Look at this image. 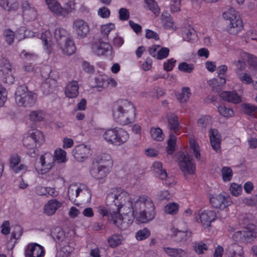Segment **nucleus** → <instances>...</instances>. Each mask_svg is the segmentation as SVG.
<instances>
[{
  "label": "nucleus",
  "instance_id": "f257e3e1",
  "mask_svg": "<svg viewBox=\"0 0 257 257\" xmlns=\"http://www.w3.org/2000/svg\"><path fill=\"white\" fill-rule=\"evenodd\" d=\"M126 209L127 213H131L143 223L152 220L155 217L154 204L147 196H140L134 202L131 200V205Z\"/></svg>",
  "mask_w": 257,
  "mask_h": 257
},
{
  "label": "nucleus",
  "instance_id": "37998d69",
  "mask_svg": "<svg viewBox=\"0 0 257 257\" xmlns=\"http://www.w3.org/2000/svg\"><path fill=\"white\" fill-rule=\"evenodd\" d=\"M145 2L148 9L153 12L156 16L159 14L160 9L155 0H145Z\"/></svg>",
  "mask_w": 257,
  "mask_h": 257
},
{
  "label": "nucleus",
  "instance_id": "a18cd8bd",
  "mask_svg": "<svg viewBox=\"0 0 257 257\" xmlns=\"http://www.w3.org/2000/svg\"><path fill=\"white\" fill-rule=\"evenodd\" d=\"M243 111L249 115H254L257 112V107L250 104H242Z\"/></svg>",
  "mask_w": 257,
  "mask_h": 257
},
{
  "label": "nucleus",
  "instance_id": "7c9ffc66",
  "mask_svg": "<svg viewBox=\"0 0 257 257\" xmlns=\"http://www.w3.org/2000/svg\"><path fill=\"white\" fill-rule=\"evenodd\" d=\"M42 160L44 161L46 160V164L44 166L43 171L41 172V174H45L49 171L52 168L54 161L55 159L54 156L50 153H46L44 154V157Z\"/></svg>",
  "mask_w": 257,
  "mask_h": 257
},
{
  "label": "nucleus",
  "instance_id": "c9c22d12",
  "mask_svg": "<svg viewBox=\"0 0 257 257\" xmlns=\"http://www.w3.org/2000/svg\"><path fill=\"white\" fill-rule=\"evenodd\" d=\"M151 138L154 140L161 141L164 139L162 130L160 127H152L150 129Z\"/></svg>",
  "mask_w": 257,
  "mask_h": 257
},
{
  "label": "nucleus",
  "instance_id": "5fc2aeb1",
  "mask_svg": "<svg viewBox=\"0 0 257 257\" xmlns=\"http://www.w3.org/2000/svg\"><path fill=\"white\" fill-rule=\"evenodd\" d=\"M237 75L239 80L243 83L249 84L253 82L251 76L247 73L237 72Z\"/></svg>",
  "mask_w": 257,
  "mask_h": 257
},
{
  "label": "nucleus",
  "instance_id": "f704fd0d",
  "mask_svg": "<svg viewBox=\"0 0 257 257\" xmlns=\"http://www.w3.org/2000/svg\"><path fill=\"white\" fill-rule=\"evenodd\" d=\"M161 21L165 29L173 27V22L170 15L168 12H163L161 15Z\"/></svg>",
  "mask_w": 257,
  "mask_h": 257
},
{
  "label": "nucleus",
  "instance_id": "864d4df0",
  "mask_svg": "<svg viewBox=\"0 0 257 257\" xmlns=\"http://www.w3.org/2000/svg\"><path fill=\"white\" fill-rule=\"evenodd\" d=\"M66 153L61 149L56 150L54 153V158L59 162H64L66 161Z\"/></svg>",
  "mask_w": 257,
  "mask_h": 257
},
{
  "label": "nucleus",
  "instance_id": "423d86ee",
  "mask_svg": "<svg viewBox=\"0 0 257 257\" xmlns=\"http://www.w3.org/2000/svg\"><path fill=\"white\" fill-rule=\"evenodd\" d=\"M43 134L39 131L33 132L30 136L24 138L23 145L28 150V154L32 157H35L38 153L37 147H40L44 142Z\"/></svg>",
  "mask_w": 257,
  "mask_h": 257
},
{
  "label": "nucleus",
  "instance_id": "4be33fe9",
  "mask_svg": "<svg viewBox=\"0 0 257 257\" xmlns=\"http://www.w3.org/2000/svg\"><path fill=\"white\" fill-rule=\"evenodd\" d=\"M111 49V45L105 42L93 44L92 46V51L97 55H103Z\"/></svg>",
  "mask_w": 257,
  "mask_h": 257
},
{
  "label": "nucleus",
  "instance_id": "c03bdc74",
  "mask_svg": "<svg viewBox=\"0 0 257 257\" xmlns=\"http://www.w3.org/2000/svg\"><path fill=\"white\" fill-rule=\"evenodd\" d=\"M194 69V66L193 64L187 63L183 62L180 63L178 65V69L182 72L191 73Z\"/></svg>",
  "mask_w": 257,
  "mask_h": 257
},
{
  "label": "nucleus",
  "instance_id": "72a5a7b5",
  "mask_svg": "<svg viewBox=\"0 0 257 257\" xmlns=\"http://www.w3.org/2000/svg\"><path fill=\"white\" fill-rule=\"evenodd\" d=\"M240 56L244 60L247 61L250 66L257 70V57L250 55L246 52H242L240 54Z\"/></svg>",
  "mask_w": 257,
  "mask_h": 257
},
{
  "label": "nucleus",
  "instance_id": "473e14b6",
  "mask_svg": "<svg viewBox=\"0 0 257 257\" xmlns=\"http://www.w3.org/2000/svg\"><path fill=\"white\" fill-rule=\"evenodd\" d=\"M191 233L189 231H185L174 229L173 235L176 238L175 240L177 241H181L182 240H186L191 236Z\"/></svg>",
  "mask_w": 257,
  "mask_h": 257
},
{
  "label": "nucleus",
  "instance_id": "8fccbe9b",
  "mask_svg": "<svg viewBox=\"0 0 257 257\" xmlns=\"http://www.w3.org/2000/svg\"><path fill=\"white\" fill-rule=\"evenodd\" d=\"M51 235L56 240H62L64 238V232L59 227L54 228L51 231Z\"/></svg>",
  "mask_w": 257,
  "mask_h": 257
},
{
  "label": "nucleus",
  "instance_id": "cd10ccee",
  "mask_svg": "<svg viewBox=\"0 0 257 257\" xmlns=\"http://www.w3.org/2000/svg\"><path fill=\"white\" fill-rule=\"evenodd\" d=\"M41 39L48 52L51 51L53 38L50 31H46L41 35Z\"/></svg>",
  "mask_w": 257,
  "mask_h": 257
},
{
  "label": "nucleus",
  "instance_id": "4c0bfd02",
  "mask_svg": "<svg viewBox=\"0 0 257 257\" xmlns=\"http://www.w3.org/2000/svg\"><path fill=\"white\" fill-rule=\"evenodd\" d=\"M191 94L190 89L188 87H183L182 92L178 94L177 98L180 102H186Z\"/></svg>",
  "mask_w": 257,
  "mask_h": 257
},
{
  "label": "nucleus",
  "instance_id": "6ab92c4d",
  "mask_svg": "<svg viewBox=\"0 0 257 257\" xmlns=\"http://www.w3.org/2000/svg\"><path fill=\"white\" fill-rule=\"evenodd\" d=\"M215 213L212 210H205L200 214V219L204 228H207L211 225L212 221L215 219Z\"/></svg>",
  "mask_w": 257,
  "mask_h": 257
},
{
  "label": "nucleus",
  "instance_id": "ea45409f",
  "mask_svg": "<svg viewBox=\"0 0 257 257\" xmlns=\"http://www.w3.org/2000/svg\"><path fill=\"white\" fill-rule=\"evenodd\" d=\"M74 6L73 3L71 1H69L65 4L64 7L61 6L60 16L63 17L67 16L74 9Z\"/></svg>",
  "mask_w": 257,
  "mask_h": 257
},
{
  "label": "nucleus",
  "instance_id": "58836bf2",
  "mask_svg": "<svg viewBox=\"0 0 257 257\" xmlns=\"http://www.w3.org/2000/svg\"><path fill=\"white\" fill-rule=\"evenodd\" d=\"M79 196L83 202H90L91 198V191L87 187H84L82 189L80 188V194Z\"/></svg>",
  "mask_w": 257,
  "mask_h": 257
},
{
  "label": "nucleus",
  "instance_id": "0eeeda50",
  "mask_svg": "<svg viewBox=\"0 0 257 257\" xmlns=\"http://www.w3.org/2000/svg\"><path fill=\"white\" fill-rule=\"evenodd\" d=\"M103 137L107 143L119 146L127 141L129 135L124 130L115 127L107 130L103 134Z\"/></svg>",
  "mask_w": 257,
  "mask_h": 257
},
{
  "label": "nucleus",
  "instance_id": "c85d7f7f",
  "mask_svg": "<svg viewBox=\"0 0 257 257\" xmlns=\"http://www.w3.org/2000/svg\"><path fill=\"white\" fill-rule=\"evenodd\" d=\"M49 9L54 14L60 16L61 6L57 0H45Z\"/></svg>",
  "mask_w": 257,
  "mask_h": 257
},
{
  "label": "nucleus",
  "instance_id": "de8ad7c7",
  "mask_svg": "<svg viewBox=\"0 0 257 257\" xmlns=\"http://www.w3.org/2000/svg\"><path fill=\"white\" fill-rule=\"evenodd\" d=\"M150 235V231L147 228H144L136 232V237L138 240H143L149 237Z\"/></svg>",
  "mask_w": 257,
  "mask_h": 257
},
{
  "label": "nucleus",
  "instance_id": "c756f323",
  "mask_svg": "<svg viewBox=\"0 0 257 257\" xmlns=\"http://www.w3.org/2000/svg\"><path fill=\"white\" fill-rule=\"evenodd\" d=\"M79 194L80 188L76 184H71L68 187L67 195L71 201L75 202Z\"/></svg>",
  "mask_w": 257,
  "mask_h": 257
},
{
  "label": "nucleus",
  "instance_id": "20e7f679",
  "mask_svg": "<svg viewBox=\"0 0 257 257\" xmlns=\"http://www.w3.org/2000/svg\"><path fill=\"white\" fill-rule=\"evenodd\" d=\"M54 37L63 53L71 55L76 50L74 42L69 37L68 32L63 28H56L54 32Z\"/></svg>",
  "mask_w": 257,
  "mask_h": 257
},
{
  "label": "nucleus",
  "instance_id": "680f3d73",
  "mask_svg": "<svg viewBox=\"0 0 257 257\" xmlns=\"http://www.w3.org/2000/svg\"><path fill=\"white\" fill-rule=\"evenodd\" d=\"M243 242H250L255 237V233L250 230H244Z\"/></svg>",
  "mask_w": 257,
  "mask_h": 257
},
{
  "label": "nucleus",
  "instance_id": "39448f33",
  "mask_svg": "<svg viewBox=\"0 0 257 257\" xmlns=\"http://www.w3.org/2000/svg\"><path fill=\"white\" fill-rule=\"evenodd\" d=\"M37 100V94L28 91L25 85L19 86L15 92V100L19 106L30 107L34 105Z\"/></svg>",
  "mask_w": 257,
  "mask_h": 257
},
{
  "label": "nucleus",
  "instance_id": "4468645a",
  "mask_svg": "<svg viewBox=\"0 0 257 257\" xmlns=\"http://www.w3.org/2000/svg\"><path fill=\"white\" fill-rule=\"evenodd\" d=\"M210 201L214 208L220 209H225L231 204L229 196L222 194L212 196L210 198Z\"/></svg>",
  "mask_w": 257,
  "mask_h": 257
},
{
  "label": "nucleus",
  "instance_id": "f03ea898",
  "mask_svg": "<svg viewBox=\"0 0 257 257\" xmlns=\"http://www.w3.org/2000/svg\"><path fill=\"white\" fill-rule=\"evenodd\" d=\"M112 115L116 122L125 125L134 120L135 108L131 102L126 99H119L113 104Z\"/></svg>",
  "mask_w": 257,
  "mask_h": 257
},
{
  "label": "nucleus",
  "instance_id": "79ce46f5",
  "mask_svg": "<svg viewBox=\"0 0 257 257\" xmlns=\"http://www.w3.org/2000/svg\"><path fill=\"white\" fill-rule=\"evenodd\" d=\"M193 248L194 250L197 254H202L204 253V250H207L208 249V246L207 244L201 241H196L193 242Z\"/></svg>",
  "mask_w": 257,
  "mask_h": 257
},
{
  "label": "nucleus",
  "instance_id": "13d9d810",
  "mask_svg": "<svg viewBox=\"0 0 257 257\" xmlns=\"http://www.w3.org/2000/svg\"><path fill=\"white\" fill-rule=\"evenodd\" d=\"M96 83L95 87L104 88L107 86V77L103 76H98L95 78Z\"/></svg>",
  "mask_w": 257,
  "mask_h": 257
},
{
  "label": "nucleus",
  "instance_id": "1a4fd4ad",
  "mask_svg": "<svg viewBox=\"0 0 257 257\" xmlns=\"http://www.w3.org/2000/svg\"><path fill=\"white\" fill-rule=\"evenodd\" d=\"M122 214H120V211H115L108 215V220L121 229L127 228L133 222L135 216L131 213H127L128 210L123 209Z\"/></svg>",
  "mask_w": 257,
  "mask_h": 257
},
{
  "label": "nucleus",
  "instance_id": "f3484780",
  "mask_svg": "<svg viewBox=\"0 0 257 257\" xmlns=\"http://www.w3.org/2000/svg\"><path fill=\"white\" fill-rule=\"evenodd\" d=\"M108 173V168L104 164L98 165L93 163L92 167L90 170L92 176L97 179H101L104 178Z\"/></svg>",
  "mask_w": 257,
  "mask_h": 257
},
{
  "label": "nucleus",
  "instance_id": "aec40b11",
  "mask_svg": "<svg viewBox=\"0 0 257 257\" xmlns=\"http://www.w3.org/2000/svg\"><path fill=\"white\" fill-rule=\"evenodd\" d=\"M210 141L212 147L216 152L220 151V136L218 131L216 129H210L209 130Z\"/></svg>",
  "mask_w": 257,
  "mask_h": 257
},
{
  "label": "nucleus",
  "instance_id": "4d7b16f0",
  "mask_svg": "<svg viewBox=\"0 0 257 257\" xmlns=\"http://www.w3.org/2000/svg\"><path fill=\"white\" fill-rule=\"evenodd\" d=\"M218 111L221 115L224 117H231L233 115L232 109L223 105L218 107Z\"/></svg>",
  "mask_w": 257,
  "mask_h": 257
},
{
  "label": "nucleus",
  "instance_id": "b1692460",
  "mask_svg": "<svg viewBox=\"0 0 257 257\" xmlns=\"http://www.w3.org/2000/svg\"><path fill=\"white\" fill-rule=\"evenodd\" d=\"M23 16L28 20H35L37 17V12L34 7H32L27 2L22 5Z\"/></svg>",
  "mask_w": 257,
  "mask_h": 257
},
{
  "label": "nucleus",
  "instance_id": "bf43d9fd",
  "mask_svg": "<svg viewBox=\"0 0 257 257\" xmlns=\"http://www.w3.org/2000/svg\"><path fill=\"white\" fill-rule=\"evenodd\" d=\"M226 83L225 78L222 76H219L218 78H214L210 81V84L212 85L213 88L216 86H221Z\"/></svg>",
  "mask_w": 257,
  "mask_h": 257
},
{
  "label": "nucleus",
  "instance_id": "a211bd4d",
  "mask_svg": "<svg viewBox=\"0 0 257 257\" xmlns=\"http://www.w3.org/2000/svg\"><path fill=\"white\" fill-rule=\"evenodd\" d=\"M62 205V203L58 200L56 199H51L45 205L44 213L48 216L53 215Z\"/></svg>",
  "mask_w": 257,
  "mask_h": 257
},
{
  "label": "nucleus",
  "instance_id": "49530a36",
  "mask_svg": "<svg viewBox=\"0 0 257 257\" xmlns=\"http://www.w3.org/2000/svg\"><path fill=\"white\" fill-rule=\"evenodd\" d=\"M107 241L110 247H115L121 243V236L117 234H113L108 238Z\"/></svg>",
  "mask_w": 257,
  "mask_h": 257
},
{
  "label": "nucleus",
  "instance_id": "9b49d317",
  "mask_svg": "<svg viewBox=\"0 0 257 257\" xmlns=\"http://www.w3.org/2000/svg\"><path fill=\"white\" fill-rule=\"evenodd\" d=\"M179 164L181 171L185 175L192 174L195 170V165L190 156L181 152L178 157Z\"/></svg>",
  "mask_w": 257,
  "mask_h": 257
},
{
  "label": "nucleus",
  "instance_id": "6e6d98bb",
  "mask_svg": "<svg viewBox=\"0 0 257 257\" xmlns=\"http://www.w3.org/2000/svg\"><path fill=\"white\" fill-rule=\"evenodd\" d=\"M44 157V155H42L39 159H36L35 163V167L37 172L41 174V172L43 171L44 166L46 164V160L45 159L44 161L42 160Z\"/></svg>",
  "mask_w": 257,
  "mask_h": 257
},
{
  "label": "nucleus",
  "instance_id": "e2e57ef3",
  "mask_svg": "<svg viewBox=\"0 0 257 257\" xmlns=\"http://www.w3.org/2000/svg\"><path fill=\"white\" fill-rule=\"evenodd\" d=\"M170 50L168 48L161 47L158 51V60L165 59L169 55Z\"/></svg>",
  "mask_w": 257,
  "mask_h": 257
},
{
  "label": "nucleus",
  "instance_id": "9d476101",
  "mask_svg": "<svg viewBox=\"0 0 257 257\" xmlns=\"http://www.w3.org/2000/svg\"><path fill=\"white\" fill-rule=\"evenodd\" d=\"M168 120V127L170 131L172 132L170 134L169 139L168 141L167 153L168 154H172L175 150L176 138L174 134H177L179 130V123L178 118L176 115L173 113H170L167 116Z\"/></svg>",
  "mask_w": 257,
  "mask_h": 257
},
{
  "label": "nucleus",
  "instance_id": "2eb2a0df",
  "mask_svg": "<svg viewBox=\"0 0 257 257\" xmlns=\"http://www.w3.org/2000/svg\"><path fill=\"white\" fill-rule=\"evenodd\" d=\"M73 155L78 161L82 162L90 155V149L89 146L80 144L76 146L73 150Z\"/></svg>",
  "mask_w": 257,
  "mask_h": 257
},
{
  "label": "nucleus",
  "instance_id": "774afa93",
  "mask_svg": "<svg viewBox=\"0 0 257 257\" xmlns=\"http://www.w3.org/2000/svg\"><path fill=\"white\" fill-rule=\"evenodd\" d=\"M41 90L44 94L47 95L52 91L53 88L51 86L50 82L47 81L41 84Z\"/></svg>",
  "mask_w": 257,
  "mask_h": 257
},
{
  "label": "nucleus",
  "instance_id": "5701e85b",
  "mask_svg": "<svg viewBox=\"0 0 257 257\" xmlns=\"http://www.w3.org/2000/svg\"><path fill=\"white\" fill-rule=\"evenodd\" d=\"M79 86L76 81L69 82L66 86L65 91V95L69 98H75L79 94Z\"/></svg>",
  "mask_w": 257,
  "mask_h": 257
},
{
  "label": "nucleus",
  "instance_id": "69168bd1",
  "mask_svg": "<svg viewBox=\"0 0 257 257\" xmlns=\"http://www.w3.org/2000/svg\"><path fill=\"white\" fill-rule=\"evenodd\" d=\"M229 190L232 195L237 196L241 191V187L236 183H232Z\"/></svg>",
  "mask_w": 257,
  "mask_h": 257
},
{
  "label": "nucleus",
  "instance_id": "bb28decb",
  "mask_svg": "<svg viewBox=\"0 0 257 257\" xmlns=\"http://www.w3.org/2000/svg\"><path fill=\"white\" fill-rule=\"evenodd\" d=\"M0 6L8 11H16L19 8V3L14 0H0Z\"/></svg>",
  "mask_w": 257,
  "mask_h": 257
},
{
  "label": "nucleus",
  "instance_id": "603ef678",
  "mask_svg": "<svg viewBox=\"0 0 257 257\" xmlns=\"http://www.w3.org/2000/svg\"><path fill=\"white\" fill-rule=\"evenodd\" d=\"M178 205L177 203H170L165 206L164 211L167 213L175 214L178 212Z\"/></svg>",
  "mask_w": 257,
  "mask_h": 257
},
{
  "label": "nucleus",
  "instance_id": "412c9836",
  "mask_svg": "<svg viewBox=\"0 0 257 257\" xmlns=\"http://www.w3.org/2000/svg\"><path fill=\"white\" fill-rule=\"evenodd\" d=\"M226 253L229 257H243V247L237 243L229 245L226 249Z\"/></svg>",
  "mask_w": 257,
  "mask_h": 257
},
{
  "label": "nucleus",
  "instance_id": "2f4dec72",
  "mask_svg": "<svg viewBox=\"0 0 257 257\" xmlns=\"http://www.w3.org/2000/svg\"><path fill=\"white\" fill-rule=\"evenodd\" d=\"M163 250L168 255L172 257H183L185 251L181 248L164 247Z\"/></svg>",
  "mask_w": 257,
  "mask_h": 257
},
{
  "label": "nucleus",
  "instance_id": "6e6552de",
  "mask_svg": "<svg viewBox=\"0 0 257 257\" xmlns=\"http://www.w3.org/2000/svg\"><path fill=\"white\" fill-rule=\"evenodd\" d=\"M223 18L226 20L229 21V24L227 28V31L230 34L237 35L242 29V22L237 12L233 8H230L222 14Z\"/></svg>",
  "mask_w": 257,
  "mask_h": 257
},
{
  "label": "nucleus",
  "instance_id": "dca6fc26",
  "mask_svg": "<svg viewBox=\"0 0 257 257\" xmlns=\"http://www.w3.org/2000/svg\"><path fill=\"white\" fill-rule=\"evenodd\" d=\"M26 257H44V247L37 243L29 244L25 252Z\"/></svg>",
  "mask_w": 257,
  "mask_h": 257
},
{
  "label": "nucleus",
  "instance_id": "e433bc0d",
  "mask_svg": "<svg viewBox=\"0 0 257 257\" xmlns=\"http://www.w3.org/2000/svg\"><path fill=\"white\" fill-rule=\"evenodd\" d=\"M44 113L41 110H36L31 112L29 115L30 120L34 122L41 121L44 119Z\"/></svg>",
  "mask_w": 257,
  "mask_h": 257
},
{
  "label": "nucleus",
  "instance_id": "0e129e2a",
  "mask_svg": "<svg viewBox=\"0 0 257 257\" xmlns=\"http://www.w3.org/2000/svg\"><path fill=\"white\" fill-rule=\"evenodd\" d=\"M181 0H171L170 9L172 12L180 11Z\"/></svg>",
  "mask_w": 257,
  "mask_h": 257
},
{
  "label": "nucleus",
  "instance_id": "ddd939ff",
  "mask_svg": "<svg viewBox=\"0 0 257 257\" xmlns=\"http://www.w3.org/2000/svg\"><path fill=\"white\" fill-rule=\"evenodd\" d=\"M73 32L78 39L85 38L89 32V27L87 22L82 19H77L73 22Z\"/></svg>",
  "mask_w": 257,
  "mask_h": 257
},
{
  "label": "nucleus",
  "instance_id": "a19ab883",
  "mask_svg": "<svg viewBox=\"0 0 257 257\" xmlns=\"http://www.w3.org/2000/svg\"><path fill=\"white\" fill-rule=\"evenodd\" d=\"M3 36L7 44L11 45L14 43L15 32L10 29L5 30L3 32Z\"/></svg>",
  "mask_w": 257,
  "mask_h": 257
},
{
  "label": "nucleus",
  "instance_id": "393cba45",
  "mask_svg": "<svg viewBox=\"0 0 257 257\" xmlns=\"http://www.w3.org/2000/svg\"><path fill=\"white\" fill-rule=\"evenodd\" d=\"M223 100L233 103L241 102V98L235 91H223L220 94Z\"/></svg>",
  "mask_w": 257,
  "mask_h": 257
},
{
  "label": "nucleus",
  "instance_id": "a878e982",
  "mask_svg": "<svg viewBox=\"0 0 257 257\" xmlns=\"http://www.w3.org/2000/svg\"><path fill=\"white\" fill-rule=\"evenodd\" d=\"M154 173L155 175L162 180L167 178V174L165 170L163 169L162 164L159 162H156L153 164Z\"/></svg>",
  "mask_w": 257,
  "mask_h": 257
},
{
  "label": "nucleus",
  "instance_id": "3c124183",
  "mask_svg": "<svg viewBox=\"0 0 257 257\" xmlns=\"http://www.w3.org/2000/svg\"><path fill=\"white\" fill-rule=\"evenodd\" d=\"M185 36L184 39L188 42H191L196 38V34L195 30L193 28L185 30L184 31Z\"/></svg>",
  "mask_w": 257,
  "mask_h": 257
},
{
  "label": "nucleus",
  "instance_id": "338daca9",
  "mask_svg": "<svg viewBox=\"0 0 257 257\" xmlns=\"http://www.w3.org/2000/svg\"><path fill=\"white\" fill-rule=\"evenodd\" d=\"M244 61L245 60L243 59V60H239L238 61H234L233 62V64L236 67L235 71L236 73L237 72H240L245 69L246 64Z\"/></svg>",
  "mask_w": 257,
  "mask_h": 257
},
{
  "label": "nucleus",
  "instance_id": "052dcab7",
  "mask_svg": "<svg viewBox=\"0 0 257 257\" xmlns=\"http://www.w3.org/2000/svg\"><path fill=\"white\" fill-rule=\"evenodd\" d=\"M110 156L107 154H101L97 156L93 161V163H96L98 165L103 164V163L107 161H109Z\"/></svg>",
  "mask_w": 257,
  "mask_h": 257
},
{
  "label": "nucleus",
  "instance_id": "f8f14e48",
  "mask_svg": "<svg viewBox=\"0 0 257 257\" xmlns=\"http://www.w3.org/2000/svg\"><path fill=\"white\" fill-rule=\"evenodd\" d=\"M12 67L9 61L5 58L0 60V76L3 81L8 84L13 83L15 78L12 75Z\"/></svg>",
  "mask_w": 257,
  "mask_h": 257
},
{
  "label": "nucleus",
  "instance_id": "09e8293b",
  "mask_svg": "<svg viewBox=\"0 0 257 257\" xmlns=\"http://www.w3.org/2000/svg\"><path fill=\"white\" fill-rule=\"evenodd\" d=\"M222 179L224 182L229 181L232 176V171L229 167H224L221 169Z\"/></svg>",
  "mask_w": 257,
  "mask_h": 257
},
{
  "label": "nucleus",
  "instance_id": "7ed1b4c3",
  "mask_svg": "<svg viewBox=\"0 0 257 257\" xmlns=\"http://www.w3.org/2000/svg\"><path fill=\"white\" fill-rule=\"evenodd\" d=\"M106 200L108 202H113L116 207V211H120L121 208L126 210L127 207L131 205V198L127 192L120 188H112L107 194Z\"/></svg>",
  "mask_w": 257,
  "mask_h": 257
}]
</instances>
